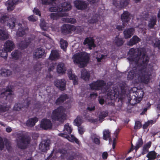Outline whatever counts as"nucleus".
Listing matches in <instances>:
<instances>
[{
    "instance_id": "20",
    "label": "nucleus",
    "mask_w": 160,
    "mask_h": 160,
    "mask_svg": "<svg viewBox=\"0 0 160 160\" xmlns=\"http://www.w3.org/2000/svg\"><path fill=\"white\" fill-rule=\"evenodd\" d=\"M81 72V78L85 81L88 80L90 76V72L84 69H83Z\"/></svg>"
},
{
    "instance_id": "8",
    "label": "nucleus",
    "mask_w": 160,
    "mask_h": 160,
    "mask_svg": "<svg viewBox=\"0 0 160 160\" xmlns=\"http://www.w3.org/2000/svg\"><path fill=\"white\" fill-rule=\"evenodd\" d=\"M66 81L63 78L56 80L54 82L55 85L61 91H63L66 89Z\"/></svg>"
},
{
    "instance_id": "18",
    "label": "nucleus",
    "mask_w": 160,
    "mask_h": 160,
    "mask_svg": "<svg viewBox=\"0 0 160 160\" xmlns=\"http://www.w3.org/2000/svg\"><path fill=\"white\" fill-rule=\"evenodd\" d=\"M59 135L60 136L66 138L69 141L71 142H73L75 141L76 143L78 144H79V141L72 135H70V136H69L67 134L65 135L63 133H60L59 134Z\"/></svg>"
},
{
    "instance_id": "4",
    "label": "nucleus",
    "mask_w": 160,
    "mask_h": 160,
    "mask_svg": "<svg viewBox=\"0 0 160 160\" xmlns=\"http://www.w3.org/2000/svg\"><path fill=\"white\" fill-rule=\"evenodd\" d=\"M74 63L78 64L80 68L85 67L89 60V54L86 52H81L75 54L72 57Z\"/></svg>"
},
{
    "instance_id": "21",
    "label": "nucleus",
    "mask_w": 160,
    "mask_h": 160,
    "mask_svg": "<svg viewBox=\"0 0 160 160\" xmlns=\"http://www.w3.org/2000/svg\"><path fill=\"white\" fill-rule=\"evenodd\" d=\"M83 43L85 45L88 44L90 49H91L92 47H95L93 39L91 37L86 38L84 40Z\"/></svg>"
},
{
    "instance_id": "56",
    "label": "nucleus",
    "mask_w": 160,
    "mask_h": 160,
    "mask_svg": "<svg viewBox=\"0 0 160 160\" xmlns=\"http://www.w3.org/2000/svg\"><path fill=\"white\" fill-rule=\"evenodd\" d=\"M28 19L29 21L32 22H35L38 20V18L34 15L30 16L28 17Z\"/></svg>"
},
{
    "instance_id": "24",
    "label": "nucleus",
    "mask_w": 160,
    "mask_h": 160,
    "mask_svg": "<svg viewBox=\"0 0 160 160\" xmlns=\"http://www.w3.org/2000/svg\"><path fill=\"white\" fill-rule=\"evenodd\" d=\"M143 142L142 141L141 138H139L138 141L136 142V146L135 147L133 146L132 144V147L130 148L129 151H128V152H130L134 149H135L136 151L142 145Z\"/></svg>"
},
{
    "instance_id": "2",
    "label": "nucleus",
    "mask_w": 160,
    "mask_h": 160,
    "mask_svg": "<svg viewBox=\"0 0 160 160\" xmlns=\"http://www.w3.org/2000/svg\"><path fill=\"white\" fill-rule=\"evenodd\" d=\"M128 54L130 56V57L128 58V60L135 62V63L138 65L140 64L141 66L138 68L140 69L144 68V70H146L148 69V72L151 69L149 68V65H148V63L149 62L150 58L148 55L143 54L140 58V56L141 55V50L133 48L130 50Z\"/></svg>"
},
{
    "instance_id": "55",
    "label": "nucleus",
    "mask_w": 160,
    "mask_h": 160,
    "mask_svg": "<svg viewBox=\"0 0 160 160\" xmlns=\"http://www.w3.org/2000/svg\"><path fill=\"white\" fill-rule=\"evenodd\" d=\"M66 22L67 23H74L76 22V21L74 18H66Z\"/></svg>"
},
{
    "instance_id": "45",
    "label": "nucleus",
    "mask_w": 160,
    "mask_h": 160,
    "mask_svg": "<svg viewBox=\"0 0 160 160\" xmlns=\"http://www.w3.org/2000/svg\"><path fill=\"white\" fill-rule=\"evenodd\" d=\"M8 51L6 50L3 48V49L0 50V56L6 59L7 58L8 56L7 52Z\"/></svg>"
},
{
    "instance_id": "50",
    "label": "nucleus",
    "mask_w": 160,
    "mask_h": 160,
    "mask_svg": "<svg viewBox=\"0 0 160 160\" xmlns=\"http://www.w3.org/2000/svg\"><path fill=\"white\" fill-rule=\"evenodd\" d=\"M76 156H71L68 158L66 157V155L65 154H64L63 156H61L62 160H73L75 159Z\"/></svg>"
},
{
    "instance_id": "39",
    "label": "nucleus",
    "mask_w": 160,
    "mask_h": 160,
    "mask_svg": "<svg viewBox=\"0 0 160 160\" xmlns=\"http://www.w3.org/2000/svg\"><path fill=\"white\" fill-rule=\"evenodd\" d=\"M56 0H42V4L44 5L52 4V7H54L56 4L54 2Z\"/></svg>"
},
{
    "instance_id": "35",
    "label": "nucleus",
    "mask_w": 160,
    "mask_h": 160,
    "mask_svg": "<svg viewBox=\"0 0 160 160\" xmlns=\"http://www.w3.org/2000/svg\"><path fill=\"white\" fill-rule=\"evenodd\" d=\"M114 42L116 45L118 46L122 45L124 42V41L123 39L122 38H119L118 36L115 37Z\"/></svg>"
},
{
    "instance_id": "64",
    "label": "nucleus",
    "mask_w": 160,
    "mask_h": 160,
    "mask_svg": "<svg viewBox=\"0 0 160 160\" xmlns=\"http://www.w3.org/2000/svg\"><path fill=\"white\" fill-rule=\"evenodd\" d=\"M4 147L3 142L2 139L0 137V149H2Z\"/></svg>"
},
{
    "instance_id": "60",
    "label": "nucleus",
    "mask_w": 160,
    "mask_h": 160,
    "mask_svg": "<svg viewBox=\"0 0 160 160\" xmlns=\"http://www.w3.org/2000/svg\"><path fill=\"white\" fill-rule=\"evenodd\" d=\"M78 130L79 133L82 134H83L85 131V129L82 127H78Z\"/></svg>"
},
{
    "instance_id": "63",
    "label": "nucleus",
    "mask_w": 160,
    "mask_h": 160,
    "mask_svg": "<svg viewBox=\"0 0 160 160\" xmlns=\"http://www.w3.org/2000/svg\"><path fill=\"white\" fill-rule=\"evenodd\" d=\"M90 4H93L98 2L100 0H87Z\"/></svg>"
},
{
    "instance_id": "37",
    "label": "nucleus",
    "mask_w": 160,
    "mask_h": 160,
    "mask_svg": "<svg viewBox=\"0 0 160 160\" xmlns=\"http://www.w3.org/2000/svg\"><path fill=\"white\" fill-rule=\"evenodd\" d=\"M72 131V129L71 126L69 125L68 123L66 124L65 126L64 129V132L65 133L64 134H68L70 133Z\"/></svg>"
},
{
    "instance_id": "43",
    "label": "nucleus",
    "mask_w": 160,
    "mask_h": 160,
    "mask_svg": "<svg viewBox=\"0 0 160 160\" xmlns=\"http://www.w3.org/2000/svg\"><path fill=\"white\" fill-rule=\"evenodd\" d=\"M91 138L93 142L96 144H99L100 143L99 137L95 134H93L91 135Z\"/></svg>"
},
{
    "instance_id": "10",
    "label": "nucleus",
    "mask_w": 160,
    "mask_h": 160,
    "mask_svg": "<svg viewBox=\"0 0 160 160\" xmlns=\"http://www.w3.org/2000/svg\"><path fill=\"white\" fill-rule=\"evenodd\" d=\"M33 40L30 37L26 38L18 44V46L21 49H24L27 48Z\"/></svg>"
},
{
    "instance_id": "34",
    "label": "nucleus",
    "mask_w": 160,
    "mask_h": 160,
    "mask_svg": "<svg viewBox=\"0 0 160 160\" xmlns=\"http://www.w3.org/2000/svg\"><path fill=\"white\" fill-rule=\"evenodd\" d=\"M60 44L61 48L64 51H65L66 50V49L68 45L67 42L66 40H64L62 38H61L60 40Z\"/></svg>"
},
{
    "instance_id": "47",
    "label": "nucleus",
    "mask_w": 160,
    "mask_h": 160,
    "mask_svg": "<svg viewBox=\"0 0 160 160\" xmlns=\"http://www.w3.org/2000/svg\"><path fill=\"white\" fill-rule=\"evenodd\" d=\"M108 115L107 112H103L100 113L99 115V119L100 122H102L103 119Z\"/></svg>"
},
{
    "instance_id": "15",
    "label": "nucleus",
    "mask_w": 160,
    "mask_h": 160,
    "mask_svg": "<svg viewBox=\"0 0 160 160\" xmlns=\"http://www.w3.org/2000/svg\"><path fill=\"white\" fill-rule=\"evenodd\" d=\"M17 4L15 0H8L6 3L7 9L8 11H12L15 8V5Z\"/></svg>"
},
{
    "instance_id": "57",
    "label": "nucleus",
    "mask_w": 160,
    "mask_h": 160,
    "mask_svg": "<svg viewBox=\"0 0 160 160\" xmlns=\"http://www.w3.org/2000/svg\"><path fill=\"white\" fill-rule=\"evenodd\" d=\"M142 125L141 122L139 121L136 122L135 123V125L134 126V129H138L140 128L141 127Z\"/></svg>"
},
{
    "instance_id": "36",
    "label": "nucleus",
    "mask_w": 160,
    "mask_h": 160,
    "mask_svg": "<svg viewBox=\"0 0 160 160\" xmlns=\"http://www.w3.org/2000/svg\"><path fill=\"white\" fill-rule=\"evenodd\" d=\"M16 22V19L13 18L9 19L8 22V26H9L10 28L13 29L15 26Z\"/></svg>"
},
{
    "instance_id": "52",
    "label": "nucleus",
    "mask_w": 160,
    "mask_h": 160,
    "mask_svg": "<svg viewBox=\"0 0 160 160\" xmlns=\"http://www.w3.org/2000/svg\"><path fill=\"white\" fill-rule=\"evenodd\" d=\"M156 22V20L154 19H150L148 25L149 27L150 28H152L155 24Z\"/></svg>"
},
{
    "instance_id": "46",
    "label": "nucleus",
    "mask_w": 160,
    "mask_h": 160,
    "mask_svg": "<svg viewBox=\"0 0 160 160\" xmlns=\"http://www.w3.org/2000/svg\"><path fill=\"white\" fill-rule=\"evenodd\" d=\"M110 132L108 130H105L103 131V138L106 140L109 138L110 136Z\"/></svg>"
},
{
    "instance_id": "61",
    "label": "nucleus",
    "mask_w": 160,
    "mask_h": 160,
    "mask_svg": "<svg viewBox=\"0 0 160 160\" xmlns=\"http://www.w3.org/2000/svg\"><path fill=\"white\" fill-rule=\"evenodd\" d=\"M125 27L124 23L122 24V26L118 25L116 27V28L119 31H121L123 30V29Z\"/></svg>"
},
{
    "instance_id": "22",
    "label": "nucleus",
    "mask_w": 160,
    "mask_h": 160,
    "mask_svg": "<svg viewBox=\"0 0 160 160\" xmlns=\"http://www.w3.org/2000/svg\"><path fill=\"white\" fill-rule=\"evenodd\" d=\"M130 13L128 11H125L121 15V19L123 23L128 22L130 20Z\"/></svg>"
},
{
    "instance_id": "59",
    "label": "nucleus",
    "mask_w": 160,
    "mask_h": 160,
    "mask_svg": "<svg viewBox=\"0 0 160 160\" xmlns=\"http://www.w3.org/2000/svg\"><path fill=\"white\" fill-rule=\"evenodd\" d=\"M33 12L36 15L40 16L41 15V12L37 8H35L33 10Z\"/></svg>"
},
{
    "instance_id": "7",
    "label": "nucleus",
    "mask_w": 160,
    "mask_h": 160,
    "mask_svg": "<svg viewBox=\"0 0 160 160\" xmlns=\"http://www.w3.org/2000/svg\"><path fill=\"white\" fill-rule=\"evenodd\" d=\"M30 138L29 137L24 136L21 138L20 140L18 143V146L19 148L22 149H25L29 143Z\"/></svg>"
},
{
    "instance_id": "16",
    "label": "nucleus",
    "mask_w": 160,
    "mask_h": 160,
    "mask_svg": "<svg viewBox=\"0 0 160 160\" xmlns=\"http://www.w3.org/2000/svg\"><path fill=\"white\" fill-rule=\"evenodd\" d=\"M52 126L51 121L48 119H42L41 123V127L45 129L50 128Z\"/></svg>"
},
{
    "instance_id": "27",
    "label": "nucleus",
    "mask_w": 160,
    "mask_h": 160,
    "mask_svg": "<svg viewBox=\"0 0 160 160\" xmlns=\"http://www.w3.org/2000/svg\"><path fill=\"white\" fill-rule=\"evenodd\" d=\"M12 74V71L9 69L2 68L0 70V74L2 76L8 77Z\"/></svg>"
},
{
    "instance_id": "23",
    "label": "nucleus",
    "mask_w": 160,
    "mask_h": 160,
    "mask_svg": "<svg viewBox=\"0 0 160 160\" xmlns=\"http://www.w3.org/2000/svg\"><path fill=\"white\" fill-rule=\"evenodd\" d=\"M57 72L60 74H63L65 73L66 69L64 64L62 63H60L57 66Z\"/></svg>"
},
{
    "instance_id": "62",
    "label": "nucleus",
    "mask_w": 160,
    "mask_h": 160,
    "mask_svg": "<svg viewBox=\"0 0 160 160\" xmlns=\"http://www.w3.org/2000/svg\"><path fill=\"white\" fill-rule=\"evenodd\" d=\"M97 96V94L96 93H92L90 94V99H95Z\"/></svg>"
},
{
    "instance_id": "51",
    "label": "nucleus",
    "mask_w": 160,
    "mask_h": 160,
    "mask_svg": "<svg viewBox=\"0 0 160 160\" xmlns=\"http://www.w3.org/2000/svg\"><path fill=\"white\" fill-rule=\"evenodd\" d=\"M9 19V17L6 15H3L1 18L0 21L3 23H5L7 21H8Z\"/></svg>"
},
{
    "instance_id": "32",
    "label": "nucleus",
    "mask_w": 160,
    "mask_h": 160,
    "mask_svg": "<svg viewBox=\"0 0 160 160\" xmlns=\"http://www.w3.org/2000/svg\"><path fill=\"white\" fill-rule=\"evenodd\" d=\"M28 31V29L26 28H18V31L17 32V36L18 37H22L25 33V31Z\"/></svg>"
},
{
    "instance_id": "42",
    "label": "nucleus",
    "mask_w": 160,
    "mask_h": 160,
    "mask_svg": "<svg viewBox=\"0 0 160 160\" xmlns=\"http://www.w3.org/2000/svg\"><path fill=\"white\" fill-rule=\"evenodd\" d=\"M143 101L144 102L143 106L144 108L142 113L144 114L147 111V109L149 108L151 106V104L148 101Z\"/></svg>"
},
{
    "instance_id": "54",
    "label": "nucleus",
    "mask_w": 160,
    "mask_h": 160,
    "mask_svg": "<svg viewBox=\"0 0 160 160\" xmlns=\"http://www.w3.org/2000/svg\"><path fill=\"white\" fill-rule=\"evenodd\" d=\"M69 99L68 96L67 95L62 94L60 95L59 98L57 100H65Z\"/></svg>"
},
{
    "instance_id": "48",
    "label": "nucleus",
    "mask_w": 160,
    "mask_h": 160,
    "mask_svg": "<svg viewBox=\"0 0 160 160\" xmlns=\"http://www.w3.org/2000/svg\"><path fill=\"white\" fill-rule=\"evenodd\" d=\"M82 122L81 118L80 117H77L74 122V125L79 126Z\"/></svg>"
},
{
    "instance_id": "49",
    "label": "nucleus",
    "mask_w": 160,
    "mask_h": 160,
    "mask_svg": "<svg viewBox=\"0 0 160 160\" xmlns=\"http://www.w3.org/2000/svg\"><path fill=\"white\" fill-rule=\"evenodd\" d=\"M153 43L154 47H158L159 49H160V40L157 38H156L153 40Z\"/></svg>"
},
{
    "instance_id": "28",
    "label": "nucleus",
    "mask_w": 160,
    "mask_h": 160,
    "mask_svg": "<svg viewBox=\"0 0 160 160\" xmlns=\"http://www.w3.org/2000/svg\"><path fill=\"white\" fill-rule=\"evenodd\" d=\"M38 121V118L36 117L31 118L28 119L27 122V125L29 127L34 126L35 123Z\"/></svg>"
},
{
    "instance_id": "9",
    "label": "nucleus",
    "mask_w": 160,
    "mask_h": 160,
    "mask_svg": "<svg viewBox=\"0 0 160 160\" xmlns=\"http://www.w3.org/2000/svg\"><path fill=\"white\" fill-rule=\"evenodd\" d=\"M74 28L73 25L64 24L61 27V31L63 34L67 35L70 33L72 31H73Z\"/></svg>"
},
{
    "instance_id": "3",
    "label": "nucleus",
    "mask_w": 160,
    "mask_h": 160,
    "mask_svg": "<svg viewBox=\"0 0 160 160\" xmlns=\"http://www.w3.org/2000/svg\"><path fill=\"white\" fill-rule=\"evenodd\" d=\"M148 70V69L144 70V68L140 69L137 68L128 72L127 78L129 80L137 79L139 82L147 83L149 80Z\"/></svg>"
},
{
    "instance_id": "40",
    "label": "nucleus",
    "mask_w": 160,
    "mask_h": 160,
    "mask_svg": "<svg viewBox=\"0 0 160 160\" xmlns=\"http://www.w3.org/2000/svg\"><path fill=\"white\" fill-rule=\"evenodd\" d=\"M21 54V52L18 50H16L11 53V55L13 58L15 59H18Z\"/></svg>"
},
{
    "instance_id": "33",
    "label": "nucleus",
    "mask_w": 160,
    "mask_h": 160,
    "mask_svg": "<svg viewBox=\"0 0 160 160\" xmlns=\"http://www.w3.org/2000/svg\"><path fill=\"white\" fill-rule=\"evenodd\" d=\"M9 38L8 34L6 32L0 30V39L4 40Z\"/></svg>"
},
{
    "instance_id": "31",
    "label": "nucleus",
    "mask_w": 160,
    "mask_h": 160,
    "mask_svg": "<svg viewBox=\"0 0 160 160\" xmlns=\"http://www.w3.org/2000/svg\"><path fill=\"white\" fill-rule=\"evenodd\" d=\"M12 91L10 89H7L6 90L5 92H3L1 94L2 96H3V95H5V97L4 99H10L9 98L11 97V96L12 94Z\"/></svg>"
},
{
    "instance_id": "58",
    "label": "nucleus",
    "mask_w": 160,
    "mask_h": 160,
    "mask_svg": "<svg viewBox=\"0 0 160 160\" xmlns=\"http://www.w3.org/2000/svg\"><path fill=\"white\" fill-rule=\"evenodd\" d=\"M21 104L19 103L16 104L14 107V109L17 111H19L21 109Z\"/></svg>"
},
{
    "instance_id": "25",
    "label": "nucleus",
    "mask_w": 160,
    "mask_h": 160,
    "mask_svg": "<svg viewBox=\"0 0 160 160\" xmlns=\"http://www.w3.org/2000/svg\"><path fill=\"white\" fill-rule=\"evenodd\" d=\"M68 72L69 79L73 80V83L74 84H77L78 83V78L74 74H72L71 69H70L68 70Z\"/></svg>"
},
{
    "instance_id": "44",
    "label": "nucleus",
    "mask_w": 160,
    "mask_h": 160,
    "mask_svg": "<svg viewBox=\"0 0 160 160\" xmlns=\"http://www.w3.org/2000/svg\"><path fill=\"white\" fill-rule=\"evenodd\" d=\"M40 25L41 28L44 31H47L48 29V28L46 26V23L45 21L42 19H41L40 21Z\"/></svg>"
},
{
    "instance_id": "5",
    "label": "nucleus",
    "mask_w": 160,
    "mask_h": 160,
    "mask_svg": "<svg viewBox=\"0 0 160 160\" xmlns=\"http://www.w3.org/2000/svg\"><path fill=\"white\" fill-rule=\"evenodd\" d=\"M66 110L63 107H60L54 110L51 118L53 121L62 122L66 119Z\"/></svg>"
},
{
    "instance_id": "41",
    "label": "nucleus",
    "mask_w": 160,
    "mask_h": 160,
    "mask_svg": "<svg viewBox=\"0 0 160 160\" xmlns=\"http://www.w3.org/2000/svg\"><path fill=\"white\" fill-rule=\"evenodd\" d=\"M156 153L154 151L149 152L147 155V156L150 160H153L156 158Z\"/></svg>"
},
{
    "instance_id": "53",
    "label": "nucleus",
    "mask_w": 160,
    "mask_h": 160,
    "mask_svg": "<svg viewBox=\"0 0 160 160\" xmlns=\"http://www.w3.org/2000/svg\"><path fill=\"white\" fill-rule=\"evenodd\" d=\"M73 27H74V30L73 31H76L78 33L80 32H81L83 31V28L80 26H77L75 27L73 25Z\"/></svg>"
},
{
    "instance_id": "26",
    "label": "nucleus",
    "mask_w": 160,
    "mask_h": 160,
    "mask_svg": "<svg viewBox=\"0 0 160 160\" xmlns=\"http://www.w3.org/2000/svg\"><path fill=\"white\" fill-rule=\"evenodd\" d=\"M140 38L137 36H134L128 42V45L129 46H132L138 43L140 41Z\"/></svg>"
},
{
    "instance_id": "12",
    "label": "nucleus",
    "mask_w": 160,
    "mask_h": 160,
    "mask_svg": "<svg viewBox=\"0 0 160 160\" xmlns=\"http://www.w3.org/2000/svg\"><path fill=\"white\" fill-rule=\"evenodd\" d=\"M45 53V50L42 47L37 48L33 53V58L37 59L42 58Z\"/></svg>"
},
{
    "instance_id": "38",
    "label": "nucleus",
    "mask_w": 160,
    "mask_h": 160,
    "mask_svg": "<svg viewBox=\"0 0 160 160\" xmlns=\"http://www.w3.org/2000/svg\"><path fill=\"white\" fill-rule=\"evenodd\" d=\"M151 144V142H149L145 145L143 147L142 154L143 155L146 153L148 151V148L150 147Z\"/></svg>"
},
{
    "instance_id": "14",
    "label": "nucleus",
    "mask_w": 160,
    "mask_h": 160,
    "mask_svg": "<svg viewBox=\"0 0 160 160\" xmlns=\"http://www.w3.org/2000/svg\"><path fill=\"white\" fill-rule=\"evenodd\" d=\"M15 47V45L13 41L7 40L4 43V48L8 52H11Z\"/></svg>"
},
{
    "instance_id": "1",
    "label": "nucleus",
    "mask_w": 160,
    "mask_h": 160,
    "mask_svg": "<svg viewBox=\"0 0 160 160\" xmlns=\"http://www.w3.org/2000/svg\"><path fill=\"white\" fill-rule=\"evenodd\" d=\"M111 83H108L106 85L104 81L102 80H98L96 82H93L89 84L91 89L99 90L101 89L103 92H108L107 93L108 95L113 96L117 97L119 95H124L127 92L128 87L125 84H121L120 85V90L117 91L115 90H111L110 86Z\"/></svg>"
},
{
    "instance_id": "6",
    "label": "nucleus",
    "mask_w": 160,
    "mask_h": 160,
    "mask_svg": "<svg viewBox=\"0 0 160 160\" xmlns=\"http://www.w3.org/2000/svg\"><path fill=\"white\" fill-rule=\"evenodd\" d=\"M71 8V6L68 2H64L60 4L57 7H51L49 8V10L50 12H56L58 11L61 12L62 11H67Z\"/></svg>"
},
{
    "instance_id": "17",
    "label": "nucleus",
    "mask_w": 160,
    "mask_h": 160,
    "mask_svg": "<svg viewBox=\"0 0 160 160\" xmlns=\"http://www.w3.org/2000/svg\"><path fill=\"white\" fill-rule=\"evenodd\" d=\"M60 58V53L58 50H54L51 51L49 58L52 60H56Z\"/></svg>"
},
{
    "instance_id": "29",
    "label": "nucleus",
    "mask_w": 160,
    "mask_h": 160,
    "mask_svg": "<svg viewBox=\"0 0 160 160\" xmlns=\"http://www.w3.org/2000/svg\"><path fill=\"white\" fill-rule=\"evenodd\" d=\"M49 144L48 142H46L43 144L41 143L39 146V148L42 152H45L49 148Z\"/></svg>"
},
{
    "instance_id": "11",
    "label": "nucleus",
    "mask_w": 160,
    "mask_h": 160,
    "mask_svg": "<svg viewBox=\"0 0 160 160\" xmlns=\"http://www.w3.org/2000/svg\"><path fill=\"white\" fill-rule=\"evenodd\" d=\"M76 8L78 9L84 10L87 7V4L84 1L77 0L74 2Z\"/></svg>"
},
{
    "instance_id": "30",
    "label": "nucleus",
    "mask_w": 160,
    "mask_h": 160,
    "mask_svg": "<svg viewBox=\"0 0 160 160\" xmlns=\"http://www.w3.org/2000/svg\"><path fill=\"white\" fill-rule=\"evenodd\" d=\"M99 19L100 17L99 15L96 14L90 18L88 21L89 23H93L96 22Z\"/></svg>"
},
{
    "instance_id": "19",
    "label": "nucleus",
    "mask_w": 160,
    "mask_h": 160,
    "mask_svg": "<svg viewBox=\"0 0 160 160\" xmlns=\"http://www.w3.org/2000/svg\"><path fill=\"white\" fill-rule=\"evenodd\" d=\"M68 14L65 12H59L52 13L50 15L51 18L53 20L57 19L60 17L68 16Z\"/></svg>"
},
{
    "instance_id": "13",
    "label": "nucleus",
    "mask_w": 160,
    "mask_h": 160,
    "mask_svg": "<svg viewBox=\"0 0 160 160\" xmlns=\"http://www.w3.org/2000/svg\"><path fill=\"white\" fill-rule=\"evenodd\" d=\"M135 32V30L133 28H129L125 29L123 32L124 38L125 39L130 38L134 34Z\"/></svg>"
}]
</instances>
